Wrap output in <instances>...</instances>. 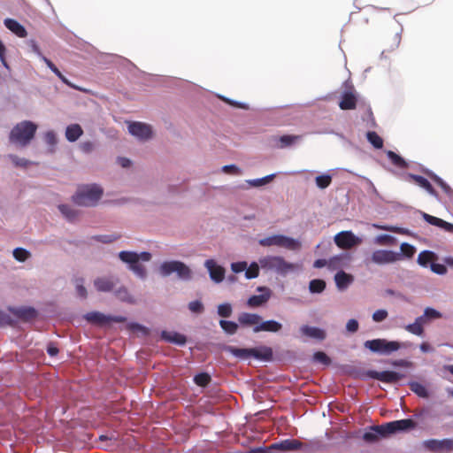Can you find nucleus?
Segmentation results:
<instances>
[{
  "label": "nucleus",
  "instance_id": "obj_1",
  "mask_svg": "<svg viewBox=\"0 0 453 453\" xmlns=\"http://www.w3.org/2000/svg\"><path fill=\"white\" fill-rule=\"evenodd\" d=\"M416 423L411 418L395 420L380 426H373L369 431L363 434V439L366 442H375L380 438L401 431H407L414 428Z\"/></svg>",
  "mask_w": 453,
  "mask_h": 453
},
{
  "label": "nucleus",
  "instance_id": "obj_2",
  "mask_svg": "<svg viewBox=\"0 0 453 453\" xmlns=\"http://www.w3.org/2000/svg\"><path fill=\"white\" fill-rule=\"evenodd\" d=\"M119 259L128 265L129 270H131L136 276L141 279H144L147 275V270L145 266L141 263L149 262L151 259V254L147 251L136 253L134 251H120L119 253Z\"/></svg>",
  "mask_w": 453,
  "mask_h": 453
},
{
  "label": "nucleus",
  "instance_id": "obj_3",
  "mask_svg": "<svg viewBox=\"0 0 453 453\" xmlns=\"http://www.w3.org/2000/svg\"><path fill=\"white\" fill-rule=\"evenodd\" d=\"M37 130V125L29 120H24L13 127L9 140L12 143L26 147L35 137Z\"/></svg>",
  "mask_w": 453,
  "mask_h": 453
},
{
  "label": "nucleus",
  "instance_id": "obj_4",
  "mask_svg": "<svg viewBox=\"0 0 453 453\" xmlns=\"http://www.w3.org/2000/svg\"><path fill=\"white\" fill-rule=\"evenodd\" d=\"M103 188L96 185H84L80 187L73 196V202L79 206H95L103 196Z\"/></svg>",
  "mask_w": 453,
  "mask_h": 453
},
{
  "label": "nucleus",
  "instance_id": "obj_5",
  "mask_svg": "<svg viewBox=\"0 0 453 453\" xmlns=\"http://www.w3.org/2000/svg\"><path fill=\"white\" fill-rule=\"evenodd\" d=\"M226 350L235 357L241 359H248L250 357H254L263 361H271L273 359V349L266 346L250 349H241L234 346H227Z\"/></svg>",
  "mask_w": 453,
  "mask_h": 453
},
{
  "label": "nucleus",
  "instance_id": "obj_6",
  "mask_svg": "<svg viewBox=\"0 0 453 453\" xmlns=\"http://www.w3.org/2000/svg\"><path fill=\"white\" fill-rule=\"evenodd\" d=\"M260 267L263 270L275 272L281 275H286L296 269V265L286 261L280 256H265L258 260Z\"/></svg>",
  "mask_w": 453,
  "mask_h": 453
},
{
  "label": "nucleus",
  "instance_id": "obj_7",
  "mask_svg": "<svg viewBox=\"0 0 453 453\" xmlns=\"http://www.w3.org/2000/svg\"><path fill=\"white\" fill-rule=\"evenodd\" d=\"M159 272L162 276H169L175 273L180 280H189L192 278L191 269L183 262L173 260L161 264Z\"/></svg>",
  "mask_w": 453,
  "mask_h": 453
},
{
  "label": "nucleus",
  "instance_id": "obj_8",
  "mask_svg": "<svg viewBox=\"0 0 453 453\" xmlns=\"http://www.w3.org/2000/svg\"><path fill=\"white\" fill-rule=\"evenodd\" d=\"M401 259L402 255L398 252L388 250H376L365 259V264L366 266L371 265H384L395 263Z\"/></svg>",
  "mask_w": 453,
  "mask_h": 453
},
{
  "label": "nucleus",
  "instance_id": "obj_9",
  "mask_svg": "<svg viewBox=\"0 0 453 453\" xmlns=\"http://www.w3.org/2000/svg\"><path fill=\"white\" fill-rule=\"evenodd\" d=\"M365 348L372 352L382 355H390L402 348V343L396 341H387L386 339L368 340L364 343Z\"/></svg>",
  "mask_w": 453,
  "mask_h": 453
},
{
  "label": "nucleus",
  "instance_id": "obj_10",
  "mask_svg": "<svg viewBox=\"0 0 453 453\" xmlns=\"http://www.w3.org/2000/svg\"><path fill=\"white\" fill-rule=\"evenodd\" d=\"M258 243L263 247L277 246L290 250H297L301 248V243L298 241L282 234H274L260 239Z\"/></svg>",
  "mask_w": 453,
  "mask_h": 453
},
{
  "label": "nucleus",
  "instance_id": "obj_11",
  "mask_svg": "<svg viewBox=\"0 0 453 453\" xmlns=\"http://www.w3.org/2000/svg\"><path fill=\"white\" fill-rule=\"evenodd\" d=\"M84 319L92 325L104 326L111 322L123 323L126 318L123 316H110L99 311H91L84 315Z\"/></svg>",
  "mask_w": 453,
  "mask_h": 453
},
{
  "label": "nucleus",
  "instance_id": "obj_12",
  "mask_svg": "<svg viewBox=\"0 0 453 453\" xmlns=\"http://www.w3.org/2000/svg\"><path fill=\"white\" fill-rule=\"evenodd\" d=\"M334 240L335 244L342 250H350L362 242V240L351 231H342L335 234Z\"/></svg>",
  "mask_w": 453,
  "mask_h": 453
},
{
  "label": "nucleus",
  "instance_id": "obj_13",
  "mask_svg": "<svg viewBox=\"0 0 453 453\" xmlns=\"http://www.w3.org/2000/svg\"><path fill=\"white\" fill-rule=\"evenodd\" d=\"M424 447L433 452L449 453L453 451V438L443 440L430 439L424 441Z\"/></svg>",
  "mask_w": 453,
  "mask_h": 453
},
{
  "label": "nucleus",
  "instance_id": "obj_14",
  "mask_svg": "<svg viewBox=\"0 0 453 453\" xmlns=\"http://www.w3.org/2000/svg\"><path fill=\"white\" fill-rule=\"evenodd\" d=\"M367 376L378 380L380 381H382L384 383H396L401 379L403 378V374L394 372V371H383V372H377L373 370H370L367 372Z\"/></svg>",
  "mask_w": 453,
  "mask_h": 453
},
{
  "label": "nucleus",
  "instance_id": "obj_15",
  "mask_svg": "<svg viewBox=\"0 0 453 453\" xmlns=\"http://www.w3.org/2000/svg\"><path fill=\"white\" fill-rule=\"evenodd\" d=\"M129 133L142 140L150 139L152 136L151 127L142 122H133L128 126Z\"/></svg>",
  "mask_w": 453,
  "mask_h": 453
},
{
  "label": "nucleus",
  "instance_id": "obj_16",
  "mask_svg": "<svg viewBox=\"0 0 453 453\" xmlns=\"http://www.w3.org/2000/svg\"><path fill=\"white\" fill-rule=\"evenodd\" d=\"M204 265L208 269L210 277L213 281L219 283L224 280L225 269L221 265H217L213 259L206 260Z\"/></svg>",
  "mask_w": 453,
  "mask_h": 453
},
{
  "label": "nucleus",
  "instance_id": "obj_17",
  "mask_svg": "<svg viewBox=\"0 0 453 453\" xmlns=\"http://www.w3.org/2000/svg\"><path fill=\"white\" fill-rule=\"evenodd\" d=\"M118 282L119 279L114 277H98L94 280V286L99 292H110Z\"/></svg>",
  "mask_w": 453,
  "mask_h": 453
},
{
  "label": "nucleus",
  "instance_id": "obj_18",
  "mask_svg": "<svg viewBox=\"0 0 453 453\" xmlns=\"http://www.w3.org/2000/svg\"><path fill=\"white\" fill-rule=\"evenodd\" d=\"M303 448V443L296 439H287L271 446V449H280L282 451L298 450Z\"/></svg>",
  "mask_w": 453,
  "mask_h": 453
},
{
  "label": "nucleus",
  "instance_id": "obj_19",
  "mask_svg": "<svg viewBox=\"0 0 453 453\" xmlns=\"http://www.w3.org/2000/svg\"><path fill=\"white\" fill-rule=\"evenodd\" d=\"M262 320V317L256 313L242 312L238 316V322L242 326H257Z\"/></svg>",
  "mask_w": 453,
  "mask_h": 453
},
{
  "label": "nucleus",
  "instance_id": "obj_20",
  "mask_svg": "<svg viewBox=\"0 0 453 453\" xmlns=\"http://www.w3.org/2000/svg\"><path fill=\"white\" fill-rule=\"evenodd\" d=\"M422 218L430 225L441 227L444 229L446 232L453 233V224L449 223L440 218L432 216L426 212H422Z\"/></svg>",
  "mask_w": 453,
  "mask_h": 453
},
{
  "label": "nucleus",
  "instance_id": "obj_21",
  "mask_svg": "<svg viewBox=\"0 0 453 453\" xmlns=\"http://www.w3.org/2000/svg\"><path fill=\"white\" fill-rule=\"evenodd\" d=\"M357 99L356 94L352 89L349 91H345L342 96L339 107L342 110H354L357 106Z\"/></svg>",
  "mask_w": 453,
  "mask_h": 453
},
{
  "label": "nucleus",
  "instance_id": "obj_22",
  "mask_svg": "<svg viewBox=\"0 0 453 453\" xmlns=\"http://www.w3.org/2000/svg\"><path fill=\"white\" fill-rule=\"evenodd\" d=\"M257 290L258 291H265V293L262 294V295L251 296L247 301V304L250 307H259V306L263 305L264 303H265L270 298L271 292H270L269 288H258Z\"/></svg>",
  "mask_w": 453,
  "mask_h": 453
},
{
  "label": "nucleus",
  "instance_id": "obj_23",
  "mask_svg": "<svg viewBox=\"0 0 453 453\" xmlns=\"http://www.w3.org/2000/svg\"><path fill=\"white\" fill-rule=\"evenodd\" d=\"M282 328V325L276 321V320H266V321H260V324L257 326H255L253 328L254 333H259V332H271V333H277Z\"/></svg>",
  "mask_w": 453,
  "mask_h": 453
},
{
  "label": "nucleus",
  "instance_id": "obj_24",
  "mask_svg": "<svg viewBox=\"0 0 453 453\" xmlns=\"http://www.w3.org/2000/svg\"><path fill=\"white\" fill-rule=\"evenodd\" d=\"M407 179L413 180L417 185L426 189L430 195L437 196L435 189L433 188L431 183L423 176L416 175L413 173H408Z\"/></svg>",
  "mask_w": 453,
  "mask_h": 453
},
{
  "label": "nucleus",
  "instance_id": "obj_25",
  "mask_svg": "<svg viewBox=\"0 0 453 453\" xmlns=\"http://www.w3.org/2000/svg\"><path fill=\"white\" fill-rule=\"evenodd\" d=\"M161 338L167 342L174 343L179 346H183L187 342L186 336L177 332L163 331L161 333Z\"/></svg>",
  "mask_w": 453,
  "mask_h": 453
},
{
  "label": "nucleus",
  "instance_id": "obj_26",
  "mask_svg": "<svg viewBox=\"0 0 453 453\" xmlns=\"http://www.w3.org/2000/svg\"><path fill=\"white\" fill-rule=\"evenodd\" d=\"M5 27L11 30L13 34L20 38H25L27 35L26 28L19 24L17 20L12 19H6L4 20Z\"/></svg>",
  "mask_w": 453,
  "mask_h": 453
},
{
  "label": "nucleus",
  "instance_id": "obj_27",
  "mask_svg": "<svg viewBox=\"0 0 453 453\" xmlns=\"http://www.w3.org/2000/svg\"><path fill=\"white\" fill-rule=\"evenodd\" d=\"M300 331L303 335L318 340H323L326 337L325 332L318 327L303 326Z\"/></svg>",
  "mask_w": 453,
  "mask_h": 453
},
{
  "label": "nucleus",
  "instance_id": "obj_28",
  "mask_svg": "<svg viewBox=\"0 0 453 453\" xmlns=\"http://www.w3.org/2000/svg\"><path fill=\"white\" fill-rule=\"evenodd\" d=\"M82 134L83 130L79 124H72L65 130V137L71 142L77 141Z\"/></svg>",
  "mask_w": 453,
  "mask_h": 453
},
{
  "label": "nucleus",
  "instance_id": "obj_29",
  "mask_svg": "<svg viewBox=\"0 0 453 453\" xmlns=\"http://www.w3.org/2000/svg\"><path fill=\"white\" fill-rule=\"evenodd\" d=\"M42 60L47 65V66L61 80L62 82H64L70 88H77L63 75V73L58 70V68L53 64L51 60H50L46 57H42Z\"/></svg>",
  "mask_w": 453,
  "mask_h": 453
},
{
  "label": "nucleus",
  "instance_id": "obj_30",
  "mask_svg": "<svg viewBox=\"0 0 453 453\" xmlns=\"http://www.w3.org/2000/svg\"><path fill=\"white\" fill-rule=\"evenodd\" d=\"M337 287L341 289L345 288L352 281V276L343 271L337 273L334 276Z\"/></svg>",
  "mask_w": 453,
  "mask_h": 453
},
{
  "label": "nucleus",
  "instance_id": "obj_31",
  "mask_svg": "<svg viewBox=\"0 0 453 453\" xmlns=\"http://www.w3.org/2000/svg\"><path fill=\"white\" fill-rule=\"evenodd\" d=\"M14 314L23 319V320H30L36 317L37 312L34 308L28 307V308H19L15 311Z\"/></svg>",
  "mask_w": 453,
  "mask_h": 453
},
{
  "label": "nucleus",
  "instance_id": "obj_32",
  "mask_svg": "<svg viewBox=\"0 0 453 453\" xmlns=\"http://www.w3.org/2000/svg\"><path fill=\"white\" fill-rule=\"evenodd\" d=\"M387 156H388V159L390 160V162L395 166H396L398 168H402V169H404V168L408 167L407 162L402 157H400L399 155H397L394 151L388 150L387 151Z\"/></svg>",
  "mask_w": 453,
  "mask_h": 453
},
{
  "label": "nucleus",
  "instance_id": "obj_33",
  "mask_svg": "<svg viewBox=\"0 0 453 453\" xmlns=\"http://www.w3.org/2000/svg\"><path fill=\"white\" fill-rule=\"evenodd\" d=\"M114 295L119 300L122 302H127L129 303H134V297L129 294L128 289L124 286H121L116 289Z\"/></svg>",
  "mask_w": 453,
  "mask_h": 453
},
{
  "label": "nucleus",
  "instance_id": "obj_34",
  "mask_svg": "<svg viewBox=\"0 0 453 453\" xmlns=\"http://www.w3.org/2000/svg\"><path fill=\"white\" fill-rule=\"evenodd\" d=\"M302 139V135L284 134L279 138V147L283 149L289 147Z\"/></svg>",
  "mask_w": 453,
  "mask_h": 453
},
{
  "label": "nucleus",
  "instance_id": "obj_35",
  "mask_svg": "<svg viewBox=\"0 0 453 453\" xmlns=\"http://www.w3.org/2000/svg\"><path fill=\"white\" fill-rule=\"evenodd\" d=\"M58 209L69 221H74L78 217V211L67 204H60Z\"/></svg>",
  "mask_w": 453,
  "mask_h": 453
},
{
  "label": "nucleus",
  "instance_id": "obj_36",
  "mask_svg": "<svg viewBox=\"0 0 453 453\" xmlns=\"http://www.w3.org/2000/svg\"><path fill=\"white\" fill-rule=\"evenodd\" d=\"M429 177L442 189L445 194L449 196H453V190L441 178L433 173H430Z\"/></svg>",
  "mask_w": 453,
  "mask_h": 453
},
{
  "label": "nucleus",
  "instance_id": "obj_37",
  "mask_svg": "<svg viewBox=\"0 0 453 453\" xmlns=\"http://www.w3.org/2000/svg\"><path fill=\"white\" fill-rule=\"evenodd\" d=\"M219 326L227 334H234L238 330V324L234 321L221 319Z\"/></svg>",
  "mask_w": 453,
  "mask_h": 453
},
{
  "label": "nucleus",
  "instance_id": "obj_38",
  "mask_svg": "<svg viewBox=\"0 0 453 453\" xmlns=\"http://www.w3.org/2000/svg\"><path fill=\"white\" fill-rule=\"evenodd\" d=\"M368 142L376 149H381L383 147L382 138L374 131H369L366 134Z\"/></svg>",
  "mask_w": 453,
  "mask_h": 453
},
{
  "label": "nucleus",
  "instance_id": "obj_39",
  "mask_svg": "<svg viewBox=\"0 0 453 453\" xmlns=\"http://www.w3.org/2000/svg\"><path fill=\"white\" fill-rule=\"evenodd\" d=\"M434 259V253L430 250H424L418 254V263L422 266H427Z\"/></svg>",
  "mask_w": 453,
  "mask_h": 453
},
{
  "label": "nucleus",
  "instance_id": "obj_40",
  "mask_svg": "<svg viewBox=\"0 0 453 453\" xmlns=\"http://www.w3.org/2000/svg\"><path fill=\"white\" fill-rule=\"evenodd\" d=\"M326 288V282L320 279H315L310 281L309 283V290L311 293H321Z\"/></svg>",
  "mask_w": 453,
  "mask_h": 453
},
{
  "label": "nucleus",
  "instance_id": "obj_41",
  "mask_svg": "<svg viewBox=\"0 0 453 453\" xmlns=\"http://www.w3.org/2000/svg\"><path fill=\"white\" fill-rule=\"evenodd\" d=\"M404 329L407 332L418 336H422L425 332L424 327L421 325L418 324L416 321H414L411 324L406 325L404 326Z\"/></svg>",
  "mask_w": 453,
  "mask_h": 453
},
{
  "label": "nucleus",
  "instance_id": "obj_42",
  "mask_svg": "<svg viewBox=\"0 0 453 453\" xmlns=\"http://www.w3.org/2000/svg\"><path fill=\"white\" fill-rule=\"evenodd\" d=\"M315 181H316V185L319 188L324 189V188H327L331 184V182H332V176L329 175V174L319 175V176L316 177Z\"/></svg>",
  "mask_w": 453,
  "mask_h": 453
},
{
  "label": "nucleus",
  "instance_id": "obj_43",
  "mask_svg": "<svg viewBox=\"0 0 453 453\" xmlns=\"http://www.w3.org/2000/svg\"><path fill=\"white\" fill-rule=\"evenodd\" d=\"M259 262H253L250 265L245 269V276L247 279H254L257 278L259 274Z\"/></svg>",
  "mask_w": 453,
  "mask_h": 453
},
{
  "label": "nucleus",
  "instance_id": "obj_44",
  "mask_svg": "<svg viewBox=\"0 0 453 453\" xmlns=\"http://www.w3.org/2000/svg\"><path fill=\"white\" fill-rule=\"evenodd\" d=\"M410 388L415 394H417L420 397L426 398L428 396L426 388L418 382H411L410 384Z\"/></svg>",
  "mask_w": 453,
  "mask_h": 453
},
{
  "label": "nucleus",
  "instance_id": "obj_45",
  "mask_svg": "<svg viewBox=\"0 0 453 453\" xmlns=\"http://www.w3.org/2000/svg\"><path fill=\"white\" fill-rule=\"evenodd\" d=\"M194 381L197 386L206 387L211 382V376L206 372H201L195 376Z\"/></svg>",
  "mask_w": 453,
  "mask_h": 453
},
{
  "label": "nucleus",
  "instance_id": "obj_46",
  "mask_svg": "<svg viewBox=\"0 0 453 453\" xmlns=\"http://www.w3.org/2000/svg\"><path fill=\"white\" fill-rule=\"evenodd\" d=\"M29 256H30V253L23 248H16L13 250L14 258L19 262L26 261L29 257Z\"/></svg>",
  "mask_w": 453,
  "mask_h": 453
},
{
  "label": "nucleus",
  "instance_id": "obj_47",
  "mask_svg": "<svg viewBox=\"0 0 453 453\" xmlns=\"http://www.w3.org/2000/svg\"><path fill=\"white\" fill-rule=\"evenodd\" d=\"M232 306L230 303H222L218 306V314L222 318H229L232 315Z\"/></svg>",
  "mask_w": 453,
  "mask_h": 453
},
{
  "label": "nucleus",
  "instance_id": "obj_48",
  "mask_svg": "<svg viewBox=\"0 0 453 453\" xmlns=\"http://www.w3.org/2000/svg\"><path fill=\"white\" fill-rule=\"evenodd\" d=\"M313 360L319 363H321L325 365H329L331 363V359L329 357L322 351H317L313 355Z\"/></svg>",
  "mask_w": 453,
  "mask_h": 453
},
{
  "label": "nucleus",
  "instance_id": "obj_49",
  "mask_svg": "<svg viewBox=\"0 0 453 453\" xmlns=\"http://www.w3.org/2000/svg\"><path fill=\"white\" fill-rule=\"evenodd\" d=\"M400 250H401L400 254L402 256L404 255L407 257H411L416 251L415 248L407 242L402 243L400 246Z\"/></svg>",
  "mask_w": 453,
  "mask_h": 453
},
{
  "label": "nucleus",
  "instance_id": "obj_50",
  "mask_svg": "<svg viewBox=\"0 0 453 453\" xmlns=\"http://www.w3.org/2000/svg\"><path fill=\"white\" fill-rule=\"evenodd\" d=\"M424 314L426 315L428 321L431 319H437L442 318V314L440 311L431 307L426 308L424 311Z\"/></svg>",
  "mask_w": 453,
  "mask_h": 453
},
{
  "label": "nucleus",
  "instance_id": "obj_51",
  "mask_svg": "<svg viewBox=\"0 0 453 453\" xmlns=\"http://www.w3.org/2000/svg\"><path fill=\"white\" fill-rule=\"evenodd\" d=\"M188 309L194 313H202L204 310L202 302L196 300L188 303Z\"/></svg>",
  "mask_w": 453,
  "mask_h": 453
},
{
  "label": "nucleus",
  "instance_id": "obj_52",
  "mask_svg": "<svg viewBox=\"0 0 453 453\" xmlns=\"http://www.w3.org/2000/svg\"><path fill=\"white\" fill-rule=\"evenodd\" d=\"M10 158L15 166L27 167L29 165L28 160L26 158L19 157L16 155H10Z\"/></svg>",
  "mask_w": 453,
  "mask_h": 453
},
{
  "label": "nucleus",
  "instance_id": "obj_53",
  "mask_svg": "<svg viewBox=\"0 0 453 453\" xmlns=\"http://www.w3.org/2000/svg\"><path fill=\"white\" fill-rule=\"evenodd\" d=\"M388 313L386 310H377L373 314H372V319L375 321V322H381L383 320H385L388 317Z\"/></svg>",
  "mask_w": 453,
  "mask_h": 453
},
{
  "label": "nucleus",
  "instance_id": "obj_54",
  "mask_svg": "<svg viewBox=\"0 0 453 453\" xmlns=\"http://www.w3.org/2000/svg\"><path fill=\"white\" fill-rule=\"evenodd\" d=\"M222 172H224L225 173H227V174H235V175H239L242 173L241 169L238 168L234 165H224L222 167Z\"/></svg>",
  "mask_w": 453,
  "mask_h": 453
},
{
  "label": "nucleus",
  "instance_id": "obj_55",
  "mask_svg": "<svg viewBox=\"0 0 453 453\" xmlns=\"http://www.w3.org/2000/svg\"><path fill=\"white\" fill-rule=\"evenodd\" d=\"M431 270L437 274L443 275L447 273V267L442 264L432 263Z\"/></svg>",
  "mask_w": 453,
  "mask_h": 453
},
{
  "label": "nucleus",
  "instance_id": "obj_56",
  "mask_svg": "<svg viewBox=\"0 0 453 453\" xmlns=\"http://www.w3.org/2000/svg\"><path fill=\"white\" fill-rule=\"evenodd\" d=\"M80 148L84 153H90L93 151L95 144L93 142L86 141L80 144Z\"/></svg>",
  "mask_w": 453,
  "mask_h": 453
},
{
  "label": "nucleus",
  "instance_id": "obj_57",
  "mask_svg": "<svg viewBox=\"0 0 453 453\" xmlns=\"http://www.w3.org/2000/svg\"><path fill=\"white\" fill-rule=\"evenodd\" d=\"M247 268L246 262H235L231 265V269L233 272L238 273L243 272Z\"/></svg>",
  "mask_w": 453,
  "mask_h": 453
},
{
  "label": "nucleus",
  "instance_id": "obj_58",
  "mask_svg": "<svg viewBox=\"0 0 453 453\" xmlns=\"http://www.w3.org/2000/svg\"><path fill=\"white\" fill-rule=\"evenodd\" d=\"M346 329L350 333H355L358 330V322L351 319L347 322Z\"/></svg>",
  "mask_w": 453,
  "mask_h": 453
},
{
  "label": "nucleus",
  "instance_id": "obj_59",
  "mask_svg": "<svg viewBox=\"0 0 453 453\" xmlns=\"http://www.w3.org/2000/svg\"><path fill=\"white\" fill-rule=\"evenodd\" d=\"M45 141L50 145H54L57 142V137L53 131H48L44 135Z\"/></svg>",
  "mask_w": 453,
  "mask_h": 453
},
{
  "label": "nucleus",
  "instance_id": "obj_60",
  "mask_svg": "<svg viewBox=\"0 0 453 453\" xmlns=\"http://www.w3.org/2000/svg\"><path fill=\"white\" fill-rule=\"evenodd\" d=\"M119 238V235H102L98 237V240L105 243H110L113 241L118 240Z\"/></svg>",
  "mask_w": 453,
  "mask_h": 453
},
{
  "label": "nucleus",
  "instance_id": "obj_61",
  "mask_svg": "<svg viewBox=\"0 0 453 453\" xmlns=\"http://www.w3.org/2000/svg\"><path fill=\"white\" fill-rule=\"evenodd\" d=\"M47 353L50 356V357H55L58 355V347L53 344V343H50L48 344L47 346Z\"/></svg>",
  "mask_w": 453,
  "mask_h": 453
},
{
  "label": "nucleus",
  "instance_id": "obj_62",
  "mask_svg": "<svg viewBox=\"0 0 453 453\" xmlns=\"http://www.w3.org/2000/svg\"><path fill=\"white\" fill-rule=\"evenodd\" d=\"M76 291H77V294L79 296L82 297V298H86L87 297V289L84 286H82L81 284H77L76 285Z\"/></svg>",
  "mask_w": 453,
  "mask_h": 453
},
{
  "label": "nucleus",
  "instance_id": "obj_63",
  "mask_svg": "<svg viewBox=\"0 0 453 453\" xmlns=\"http://www.w3.org/2000/svg\"><path fill=\"white\" fill-rule=\"evenodd\" d=\"M378 242L379 243H390L394 238L390 235L384 234L378 237Z\"/></svg>",
  "mask_w": 453,
  "mask_h": 453
},
{
  "label": "nucleus",
  "instance_id": "obj_64",
  "mask_svg": "<svg viewBox=\"0 0 453 453\" xmlns=\"http://www.w3.org/2000/svg\"><path fill=\"white\" fill-rule=\"evenodd\" d=\"M118 162L124 168H127L131 165V161L127 157H120L118 158Z\"/></svg>",
  "mask_w": 453,
  "mask_h": 453
}]
</instances>
